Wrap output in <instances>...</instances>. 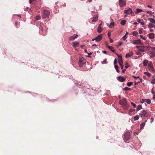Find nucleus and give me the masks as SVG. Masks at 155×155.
Instances as JSON below:
<instances>
[{
  "label": "nucleus",
  "instance_id": "obj_1",
  "mask_svg": "<svg viewBox=\"0 0 155 155\" xmlns=\"http://www.w3.org/2000/svg\"><path fill=\"white\" fill-rule=\"evenodd\" d=\"M119 103L120 105L122 106L124 110H127L128 109L129 105L126 99L120 100L119 101Z\"/></svg>",
  "mask_w": 155,
  "mask_h": 155
},
{
  "label": "nucleus",
  "instance_id": "obj_2",
  "mask_svg": "<svg viewBox=\"0 0 155 155\" xmlns=\"http://www.w3.org/2000/svg\"><path fill=\"white\" fill-rule=\"evenodd\" d=\"M130 137V132H126L124 135V139L126 141L128 140Z\"/></svg>",
  "mask_w": 155,
  "mask_h": 155
},
{
  "label": "nucleus",
  "instance_id": "obj_3",
  "mask_svg": "<svg viewBox=\"0 0 155 155\" xmlns=\"http://www.w3.org/2000/svg\"><path fill=\"white\" fill-rule=\"evenodd\" d=\"M43 15L42 17L43 18H45L48 17L49 16L50 12L46 10H44L43 11Z\"/></svg>",
  "mask_w": 155,
  "mask_h": 155
},
{
  "label": "nucleus",
  "instance_id": "obj_4",
  "mask_svg": "<svg viewBox=\"0 0 155 155\" xmlns=\"http://www.w3.org/2000/svg\"><path fill=\"white\" fill-rule=\"evenodd\" d=\"M102 34L98 35L96 37L92 39V41L95 40L97 42H99L102 39Z\"/></svg>",
  "mask_w": 155,
  "mask_h": 155
},
{
  "label": "nucleus",
  "instance_id": "obj_5",
  "mask_svg": "<svg viewBox=\"0 0 155 155\" xmlns=\"http://www.w3.org/2000/svg\"><path fill=\"white\" fill-rule=\"evenodd\" d=\"M148 69L151 71H154V68L153 67V64L151 62H150L148 65Z\"/></svg>",
  "mask_w": 155,
  "mask_h": 155
},
{
  "label": "nucleus",
  "instance_id": "obj_6",
  "mask_svg": "<svg viewBox=\"0 0 155 155\" xmlns=\"http://www.w3.org/2000/svg\"><path fill=\"white\" fill-rule=\"evenodd\" d=\"M150 48H151V50H152L150 53V56L151 57L153 58L155 56V47H150Z\"/></svg>",
  "mask_w": 155,
  "mask_h": 155
},
{
  "label": "nucleus",
  "instance_id": "obj_7",
  "mask_svg": "<svg viewBox=\"0 0 155 155\" xmlns=\"http://www.w3.org/2000/svg\"><path fill=\"white\" fill-rule=\"evenodd\" d=\"M126 4L125 0H119V5L120 7H122L125 5Z\"/></svg>",
  "mask_w": 155,
  "mask_h": 155
},
{
  "label": "nucleus",
  "instance_id": "obj_8",
  "mask_svg": "<svg viewBox=\"0 0 155 155\" xmlns=\"http://www.w3.org/2000/svg\"><path fill=\"white\" fill-rule=\"evenodd\" d=\"M124 12L126 14H129L130 13L132 15V13H134V12L132 11V9L129 8L127 10L124 11Z\"/></svg>",
  "mask_w": 155,
  "mask_h": 155
},
{
  "label": "nucleus",
  "instance_id": "obj_9",
  "mask_svg": "<svg viewBox=\"0 0 155 155\" xmlns=\"http://www.w3.org/2000/svg\"><path fill=\"white\" fill-rule=\"evenodd\" d=\"M117 79L118 81L121 82H124L126 80V78L122 76L117 77Z\"/></svg>",
  "mask_w": 155,
  "mask_h": 155
},
{
  "label": "nucleus",
  "instance_id": "obj_10",
  "mask_svg": "<svg viewBox=\"0 0 155 155\" xmlns=\"http://www.w3.org/2000/svg\"><path fill=\"white\" fill-rule=\"evenodd\" d=\"M78 35L76 34H74L73 36L69 37V40L70 41L74 40L75 38H77Z\"/></svg>",
  "mask_w": 155,
  "mask_h": 155
},
{
  "label": "nucleus",
  "instance_id": "obj_11",
  "mask_svg": "<svg viewBox=\"0 0 155 155\" xmlns=\"http://www.w3.org/2000/svg\"><path fill=\"white\" fill-rule=\"evenodd\" d=\"M85 64V62L83 61V60L82 59L80 58L78 61V64L79 66L80 67H82L83 64Z\"/></svg>",
  "mask_w": 155,
  "mask_h": 155
},
{
  "label": "nucleus",
  "instance_id": "obj_12",
  "mask_svg": "<svg viewBox=\"0 0 155 155\" xmlns=\"http://www.w3.org/2000/svg\"><path fill=\"white\" fill-rule=\"evenodd\" d=\"M147 48L148 47L147 46L141 47L138 49V50L139 51H140V52H144Z\"/></svg>",
  "mask_w": 155,
  "mask_h": 155
},
{
  "label": "nucleus",
  "instance_id": "obj_13",
  "mask_svg": "<svg viewBox=\"0 0 155 155\" xmlns=\"http://www.w3.org/2000/svg\"><path fill=\"white\" fill-rule=\"evenodd\" d=\"M147 111L144 110L143 111L142 114H140V116L141 117H146L147 115Z\"/></svg>",
  "mask_w": 155,
  "mask_h": 155
},
{
  "label": "nucleus",
  "instance_id": "obj_14",
  "mask_svg": "<svg viewBox=\"0 0 155 155\" xmlns=\"http://www.w3.org/2000/svg\"><path fill=\"white\" fill-rule=\"evenodd\" d=\"M134 44H141V40L140 39L135 40L133 41Z\"/></svg>",
  "mask_w": 155,
  "mask_h": 155
},
{
  "label": "nucleus",
  "instance_id": "obj_15",
  "mask_svg": "<svg viewBox=\"0 0 155 155\" xmlns=\"http://www.w3.org/2000/svg\"><path fill=\"white\" fill-rule=\"evenodd\" d=\"M133 54V53L132 51H130L129 53H127L126 54L125 57L127 58H129Z\"/></svg>",
  "mask_w": 155,
  "mask_h": 155
},
{
  "label": "nucleus",
  "instance_id": "obj_16",
  "mask_svg": "<svg viewBox=\"0 0 155 155\" xmlns=\"http://www.w3.org/2000/svg\"><path fill=\"white\" fill-rule=\"evenodd\" d=\"M72 44L74 46V48H75L76 47H78L79 43L78 42L75 41L72 43Z\"/></svg>",
  "mask_w": 155,
  "mask_h": 155
},
{
  "label": "nucleus",
  "instance_id": "obj_17",
  "mask_svg": "<svg viewBox=\"0 0 155 155\" xmlns=\"http://www.w3.org/2000/svg\"><path fill=\"white\" fill-rule=\"evenodd\" d=\"M148 35H149V38L150 39H153L154 38V35L153 33H151L149 34Z\"/></svg>",
  "mask_w": 155,
  "mask_h": 155
},
{
  "label": "nucleus",
  "instance_id": "obj_18",
  "mask_svg": "<svg viewBox=\"0 0 155 155\" xmlns=\"http://www.w3.org/2000/svg\"><path fill=\"white\" fill-rule=\"evenodd\" d=\"M107 46L110 50L111 51L113 52H114L115 51V49H114V47L111 46H109L107 45Z\"/></svg>",
  "mask_w": 155,
  "mask_h": 155
},
{
  "label": "nucleus",
  "instance_id": "obj_19",
  "mask_svg": "<svg viewBox=\"0 0 155 155\" xmlns=\"http://www.w3.org/2000/svg\"><path fill=\"white\" fill-rule=\"evenodd\" d=\"M137 21L141 24L142 25H144V23L143 22V20L142 19H140L139 18H138L137 19Z\"/></svg>",
  "mask_w": 155,
  "mask_h": 155
},
{
  "label": "nucleus",
  "instance_id": "obj_20",
  "mask_svg": "<svg viewBox=\"0 0 155 155\" xmlns=\"http://www.w3.org/2000/svg\"><path fill=\"white\" fill-rule=\"evenodd\" d=\"M141 12H144L141 9L137 8L136 9V11L135 12V13L136 14H137L138 13Z\"/></svg>",
  "mask_w": 155,
  "mask_h": 155
},
{
  "label": "nucleus",
  "instance_id": "obj_21",
  "mask_svg": "<svg viewBox=\"0 0 155 155\" xmlns=\"http://www.w3.org/2000/svg\"><path fill=\"white\" fill-rule=\"evenodd\" d=\"M102 30H103V29H102L101 27H100V26H98L97 29V31L98 33H101V32L102 31Z\"/></svg>",
  "mask_w": 155,
  "mask_h": 155
},
{
  "label": "nucleus",
  "instance_id": "obj_22",
  "mask_svg": "<svg viewBox=\"0 0 155 155\" xmlns=\"http://www.w3.org/2000/svg\"><path fill=\"white\" fill-rule=\"evenodd\" d=\"M148 20L150 21V22L152 23H153L155 24V20L151 18H148Z\"/></svg>",
  "mask_w": 155,
  "mask_h": 155
},
{
  "label": "nucleus",
  "instance_id": "obj_23",
  "mask_svg": "<svg viewBox=\"0 0 155 155\" xmlns=\"http://www.w3.org/2000/svg\"><path fill=\"white\" fill-rule=\"evenodd\" d=\"M148 61L147 60H145L143 61V66H146L147 65V64H148Z\"/></svg>",
  "mask_w": 155,
  "mask_h": 155
},
{
  "label": "nucleus",
  "instance_id": "obj_24",
  "mask_svg": "<svg viewBox=\"0 0 155 155\" xmlns=\"http://www.w3.org/2000/svg\"><path fill=\"white\" fill-rule=\"evenodd\" d=\"M145 122H143L142 124H141L140 125V129L141 130L143 128V127L145 126Z\"/></svg>",
  "mask_w": 155,
  "mask_h": 155
},
{
  "label": "nucleus",
  "instance_id": "obj_25",
  "mask_svg": "<svg viewBox=\"0 0 155 155\" xmlns=\"http://www.w3.org/2000/svg\"><path fill=\"white\" fill-rule=\"evenodd\" d=\"M120 23L121 25L124 26L125 25L126 23V21L124 20H122L121 21Z\"/></svg>",
  "mask_w": 155,
  "mask_h": 155
},
{
  "label": "nucleus",
  "instance_id": "obj_26",
  "mask_svg": "<svg viewBox=\"0 0 155 155\" xmlns=\"http://www.w3.org/2000/svg\"><path fill=\"white\" fill-rule=\"evenodd\" d=\"M142 108V107L141 105L140 104L137 107L136 110L137 111H138L140 109Z\"/></svg>",
  "mask_w": 155,
  "mask_h": 155
},
{
  "label": "nucleus",
  "instance_id": "obj_27",
  "mask_svg": "<svg viewBox=\"0 0 155 155\" xmlns=\"http://www.w3.org/2000/svg\"><path fill=\"white\" fill-rule=\"evenodd\" d=\"M132 34L134 36H137L138 34V32L137 31H134L133 32Z\"/></svg>",
  "mask_w": 155,
  "mask_h": 155
},
{
  "label": "nucleus",
  "instance_id": "obj_28",
  "mask_svg": "<svg viewBox=\"0 0 155 155\" xmlns=\"http://www.w3.org/2000/svg\"><path fill=\"white\" fill-rule=\"evenodd\" d=\"M92 18L93 19L92 20V21L93 22L96 21L98 19V18L97 17H94Z\"/></svg>",
  "mask_w": 155,
  "mask_h": 155
},
{
  "label": "nucleus",
  "instance_id": "obj_29",
  "mask_svg": "<svg viewBox=\"0 0 155 155\" xmlns=\"http://www.w3.org/2000/svg\"><path fill=\"white\" fill-rule=\"evenodd\" d=\"M151 82L152 84H155V78L154 77H153V78L151 81Z\"/></svg>",
  "mask_w": 155,
  "mask_h": 155
},
{
  "label": "nucleus",
  "instance_id": "obj_30",
  "mask_svg": "<svg viewBox=\"0 0 155 155\" xmlns=\"http://www.w3.org/2000/svg\"><path fill=\"white\" fill-rule=\"evenodd\" d=\"M139 117L138 115H137L134 117V120H136L139 119Z\"/></svg>",
  "mask_w": 155,
  "mask_h": 155
},
{
  "label": "nucleus",
  "instance_id": "obj_31",
  "mask_svg": "<svg viewBox=\"0 0 155 155\" xmlns=\"http://www.w3.org/2000/svg\"><path fill=\"white\" fill-rule=\"evenodd\" d=\"M145 101L148 104H150L151 103V100L150 99H145Z\"/></svg>",
  "mask_w": 155,
  "mask_h": 155
},
{
  "label": "nucleus",
  "instance_id": "obj_32",
  "mask_svg": "<svg viewBox=\"0 0 155 155\" xmlns=\"http://www.w3.org/2000/svg\"><path fill=\"white\" fill-rule=\"evenodd\" d=\"M153 27H154V25L153 24H152V23H149L148 25V27H149V28H152Z\"/></svg>",
  "mask_w": 155,
  "mask_h": 155
},
{
  "label": "nucleus",
  "instance_id": "obj_33",
  "mask_svg": "<svg viewBox=\"0 0 155 155\" xmlns=\"http://www.w3.org/2000/svg\"><path fill=\"white\" fill-rule=\"evenodd\" d=\"M114 22H111L110 23V25H109V27L110 28H112L114 25Z\"/></svg>",
  "mask_w": 155,
  "mask_h": 155
},
{
  "label": "nucleus",
  "instance_id": "obj_34",
  "mask_svg": "<svg viewBox=\"0 0 155 155\" xmlns=\"http://www.w3.org/2000/svg\"><path fill=\"white\" fill-rule=\"evenodd\" d=\"M118 62L120 65L123 64V61L122 59H119Z\"/></svg>",
  "mask_w": 155,
  "mask_h": 155
},
{
  "label": "nucleus",
  "instance_id": "obj_35",
  "mask_svg": "<svg viewBox=\"0 0 155 155\" xmlns=\"http://www.w3.org/2000/svg\"><path fill=\"white\" fill-rule=\"evenodd\" d=\"M124 90L125 91H131V89L130 88H129L128 87H125L124 88Z\"/></svg>",
  "mask_w": 155,
  "mask_h": 155
},
{
  "label": "nucleus",
  "instance_id": "obj_36",
  "mask_svg": "<svg viewBox=\"0 0 155 155\" xmlns=\"http://www.w3.org/2000/svg\"><path fill=\"white\" fill-rule=\"evenodd\" d=\"M133 84V82H129L127 83V86L128 87L130 86Z\"/></svg>",
  "mask_w": 155,
  "mask_h": 155
},
{
  "label": "nucleus",
  "instance_id": "obj_37",
  "mask_svg": "<svg viewBox=\"0 0 155 155\" xmlns=\"http://www.w3.org/2000/svg\"><path fill=\"white\" fill-rule=\"evenodd\" d=\"M115 54L118 56L119 59H122V56L121 55H119L118 54L116 53H115Z\"/></svg>",
  "mask_w": 155,
  "mask_h": 155
},
{
  "label": "nucleus",
  "instance_id": "obj_38",
  "mask_svg": "<svg viewBox=\"0 0 155 155\" xmlns=\"http://www.w3.org/2000/svg\"><path fill=\"white\" fill-rule=\"evenodd\" d=\"M144 74L149 77L150 76V74L149 72H145L144 73Z\"/></svg>",
  "mask_w": 155,
  "mask_h": 155
},
{
  "label": "nucleus",
  "instance_id": "obj_39",
  "mask_svg": "<svg viewBox=\"0 0 155 155\" xmlns=\"http://www.w3.org/2000/svg\"><path fill=\"white\" fill-rule=\"evenodd\" d=\"M36 0H29V2L30 4H34L35 3V1Z\"/></svg>",
  "mask_w": 155,
  "mask_h": 155
},
{
  "label": "nucleus",
  "instance_id": "obj_40",
  "mask_svg": "<svg viewBox=\"0 0 155 155\" xmlns=\"http://www.w3.org/2000/svg\"><path fill=\"white\" fill-rule=\"evenodd\" d=\"M143 29L140 28L139 29V33L140 34H142L143 33Z\"/></svg>",
  "mask_w": 155,
  "mask_h": 155
},
{
  "label": "nucleus",
  "instance_id": "obj_41",
  "mask_svg": "<svg viewBox=\"0 0 155 155\" xmlns=\"http://www.w3.org/2000/svg\"><path fill=\"white\" fill-rule=\"evenodd\" d=\"M147 14H149L150 15L154 13V12H152L151 11H147Z\"/></svg>",
  "mask_w": 155,
  "mask_h": 155
},
{
  "label": "nucleus",
  "instance_id": "obj_42",
  "mask_svg": "<svg viewBox=\"0 0 155 155\" xmlns=\"http://www.w3.org/2000/svg\"><path fill=\"white\" fill-rule=\"evenodd\" d=\"M151 93L153 95V96H155V92L153 88L151 90Z\"/></svg>",
  "mask_w": 155,
  "mask_h": 155
},
{
  "label": "nucleus",
  "instance_id": "obj_43",
  "mask_svg": "<svg viewBox=\"0 0 155 155\" xmlns=\"http://www.w3.org/2000/svg\"><path fill=\"white\" fill-rule=\"evenodd\" d=\"M140 36L141 38L144 40H146V38L143 37L142 35H140Z\"/></svg>",
  "mask_w": 155,
  "mask_h": 155
},
{
  "label": "nucleus",
  "instance_id": "obj_44",
  "mask_svg": "<svg viewBox=\"0 0 155 155\" xmlns=\"http://www.w3.org/2000/svg\"><path fill=\"white\" fill-rule=\"evenodd\" d=\"M125 67L126 68H127L129 67V64L127 63H126L125 64Z\"/></svg>",
  "mask_w": 155,
  "mask_h": 155
},
{
  "label": "nucleus",
  "instance_id": "obj_45",
  "mask_svg": "<svg viewBox=\"0 0 155 155\" xmlns=\"http://www.w3.org/2000/svg\"><path fill=\"white\" fill-rule=\"evenodd\" d=\"M41 18V17L40 16H36V20H39Z\"/></svg>",
  "mask_w": 155,
  "mask_h": 155
},
{
  "label": "nucleus",
  "instance_id": "obj_46",
  "mask_svg": "<svg viewBox=\"0 0 155 155\" xmlns=\"http://www.w3.org/2000/svg\"><path fill=\"white\" fill-rule=\"evenodd\" d=\"M135 109H130L129 111V114H130V112H133L135 111Z\"/></svg>",
  "mask_w": 155,
  "mask_h": 155
},
{
  "label": "nucleus",
  "instance_id": "obj_47",
  "mask_svg": "<svg viewBox=\"0 0 155 155\" xmlns=\"http://www.w3.org/2000/svg\"><path fill=\"white\" fill-rule=\"evenodd\" d=\"M131 104L134 107H136V105L134 103L131 102Z\"/></svg>",
  "mask_w": 155,
  "mask_h": 155
},
{
  "label": "nucleus",
  "instance_id": "obj_48",
  "mask_svg": "<svg viewBox=\"0 0 155 155\" xmlns=\"http://www.w3.org/2000/svg\"><path fill=\"white\" fill-rule=\"evenodd\" d=\"M127 38L126 36L124 35L122 38V39L123 40H125Z\"/></svg>",
  "mask_w": 155,
  "mask_h": 155
},
{
  "label": "nucleus",
  "instance_id": "obj_49",
  "mask_svg": "<svg viewBox=\"0 0 155 155\" xmlns=\"http://www.w3.org/2000/svg\"><path fill=\"white\" fill-rule=\"evenodd\" d=\"M145 101V99H142L140 101V102L141 103H143Z\"/></svg>",
  "mask_w": 155,
  "mask_h": 155
},
{
  "label": "nucleus",
  "instance_id": "obj_50",
  "mask_svg": "<svg viewBox=\"0 0 155 155\" xmlns=\"http://www.w3.org/2000/svg\"><path fill=\"white\" fill-rule=\"evenodd\" d=\"M111 33L110 32H108L107 33V35L109 38H110V37Z\"/></svg>",
  "mask_w": 155,
  "mask_h": 155
},
{
  "label": "nucleus",
  "instance_id": "obj_51",
  "mask_svg": "<svg viewBox=\"0 0 155 155\" xmlns=\"http://www.w3.org/2000/svg\"><path fill=\"white\" fill-rule=\"evenodd\" d=\"M118 46H120L122 44V43H123V42H118Z\"/></svg>",
  "mask_w": 155,
  "mask_h": 155
},
{
  "label": "nucleus",
  "instance_id": "obj_52",
  "mask_svg": "<svg viewBox=\"0 0 155 155\" xmlns=\"http://www.w3.org/2000/svg\"><path fill=\"white\" fill-rule=\"evenodd\" d=\"M117 64V59H115L114 60V65H116V64Z\"/></svg>",
  "mask_w": 155,
  "mask_h": 155
},
{
  "label": "nucleus",
  "instance_id": "obj_53",
  "mask_svg": "<svg viewBox=\"0 0 155 155\" xmlns=\"http://www.w3.org/2000/svg\"><path fill=\"white\" fill-rule=\"evenodd\" d=\"M140 54V51H139V50L137 51V55H139Z\"/></svg>",
  "mask_w": 155,
  "mask_h": 155
},
{
  "label": "nucleus",
  "instance_id": "obj_54",
  "mask_svg": "<svg viewBox=\"0 0 155 155\" xmlns=\"http://www.w3.org/2000/svg\"><path fill=\"white\" fill-rule=\"evenodd\" d=\"M132 77L135 79H136L137 78H139V76H138V77H135V76H132Z\"/></svg>",
  "mask_w": 155,
  "mask_h": 155
},
{
  "label": "nucleus",
  "instance_id": "obj_55",
  "mask_svg": "<svg viewBox=\"0 0 155 155\" xmlns=\"http://www.w3.org/2000/svg\"><path fill=\"white\" fill-rule=\"evenodd\" d=\"M114 67L115 69H117L118 68V66L116 65H115Z\"/></svg>",
  "mask_w": 155,
  "mask_h": 155
},
{
  "label": "nucleus",
  "instance_id": "obj_56",
  "mask_svg": "<svg viewBox=\"0 0 155 155\" xmlns=\"http://www.w3.org/2000/svg\"><path fill=\"white\" fill-rule=\"evenodd\" d=\"M110 41L111 43H112L113 42V40L110 38Z\"/></svg>",
  "mask_w": 155,
  "mask_h": 155
},
{
  "label": "nucleus",
  "instance_id": "obj_57",
  "mask_svg": "<svg viewBox=\"0 0 155 155\" xmlns=\"http://www.w3.org/2000/svg\"><path fill=\"white\" fill-rule=\"evenodd\" d=\"M120 65V66L121 68L122 69L124 67V65L123 64H121V65Z\"/></svg>",
  "mask_w": 155,
  "mask_h": 155
},
{
  "label": "nucleus",
  "instance_id": "obj_58",
  "mask_svg": "<svg viewBox=\"0 0 155 155\" xmlns=\"http://www.w3.org/2000/svg\"><path fill=\"white\" fill-rule=\"evenodd\" d=\"M102 52L103 53H104V54H107V51H102Z\"/></svg>",
  "mask_w": 155,
  "mask_h": 155
},
{
  "label": "nucleus",
  "instance_id": "obj_59",
  "mask_svg": "<svg viewBox=\"0 0 155 155\" xmlns=\"http://www.w3.org/2000/svg\"><path fill=\"white\" fill-rule=\"evenodd\" d=\"M87 54L89 55H91L92 54L93 52L87 53Z\"/></svg>",
  "mask_w": 155,
  "mask_h": 155
},
{
  "label": "nucleus",
  "instance_id": "obj_60",
  "mask_svg": "<svg viewBox=\"0 0 155 155\" xmlns=\"http://www.w3.org/2000/svg\"><path fill=\"white\" fill-rule=\"evenodd\" d=\"M126 71V70L125 69H124L122 70V71L123 73H124L125 71Z\"/></svg>",
  "mask_w": 155,
  "mask_h": 155
},
{
  "label": "nucleus",
  "instance_id": "obj_61",
  "mask_svg": "<svg viewBox=\"0 0 155 155\" xmlns=\"http://www.w3.org/2000/svg\"><path fill=\"white\" fill-rule=\"evenodd\" d=\"M128 34V32H127V31H126V34H125V35L126 36Z\"/></svg>",
  "mask_w": 155,
  "mask_h": 155
},
{
  "label": "nucleus",
  "instance_id": "obj_62",
  "mask_svg": "<svg viewBox=\"0 0 155 155\" xmlns=\"http://www.w3.org/2000/svg\"><path fill=\"white\" fill-rule=\"evenodd\" d=\"M15 25L16 26H17L18 25V22H15Z\"/></svg>",
  "mask_w": 155,
  "mask_h": 155
},
{
  "label": "nucleus",
  "instance_id": "obj_63",
  "mask_svg": "<svg viewBox=\"0 0 155 155\" xmlns=\"http://www.w3.org/2000/svg\"><path fill=\"white\" fill-rule=\"evenodd\" d=\"M150 31L151 32H153V30L152 29H150Z\"/></svg>",
  "mask_w": 155,
  "mask_h": 155
},
{
  "label": "nucleus",
  "instance_id": "obj_64",
  "mask_svg": "<svg viewBox=\"0 0 155 155\" xmlns=\"http://www.w3.org/2000/svg\"><path fill=\"white\" fill-rule=\"evenodd\" d=\"M116 70L117 72L119 73V71L118 68L116 69Z\"/></svg>",
  "mask_w": 155,
  "mask_h": 155
}]
</instances>
